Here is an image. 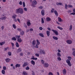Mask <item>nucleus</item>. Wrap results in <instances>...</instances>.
<instances>
[{
	"instance_id": "56",
	"label": "nucleus",
	"mask_w": 75,
	"mask_h": 75,
	"mask_svg": "<svg viewBox=\"0 0 75 75\" xmlns=\"http://www.w3.org/2000/svg\"><path fill=\"white\" fill-rule=\"evenodd\" d=\"M49 75H53V74H52V73L51 72H50L49 73Z\"/></svg>"
},
{
	"instance_id": "39",
	"label": "nucleus",
	"mask_w": 75,
	"mask_h": 75,
	"mask_svg": "<svg viewBox=\"0 0 75 75\" xmlns=\"http://www.w3.org/2000/svg\"><path fill=\"white\" fill-rule=\"evenodd\" d=\"M23 74L24 75H27V73H26L25 71H23Z\"/></svg>"
},
{
	"instance_id": "2",
	"label": "nucleus",
	"mask_w": 75,
	"mask_h": 75,
	"mask_svg": "<svg viewBox=\"0 0 75 75\" xmlns=\"http://www.w3.org/2000/svg\"><path fill=\"white\" fill-rule=\"evenodd\" d=\"M55 9L52 8V10H51V12L52 13H54L55 16H58V12H57V11L55 10Z\"/></svg>"
},
{
	"instance_id": "35",
	"label": "nucleus",
	"mask_w": 75,
	"mask_h": 75,
	"mask_svg": "<svg viewBox=\"0 0 75 75\" xmlns=\"http://www.w3.org/2000/svg\"><path fill=\"white\" fill-rule=\"evenodd\" d=\"M58 28H59V30H63V28L59 27L58 26L57 27Z\"/></svg>"
},
{
	"instance_id": "17",
	"label": "nucleus",
	"mask_w": 75,
	"mask_h": 75,
	"mask_svg": "<svg viewBox=\"0 0 75 75\" xmlns=\"http://www.w3.org/2000/svg\"><path fill=\"white\" fill-rule=\"evenodd\" d=\"M56 4L57 6H61L62 4L60 2H57Z\"/></svg>"
},
{
	"instance_id": "54",
	"label": "nucleus",
	"mask_w": 75,
	"mask_h": 75,
	"mask_svg": "<svg viewBox=\"0 0 75 75\" xmlns=\"http://www.w3.org/2000/svg\"><path fill=\"white\" fill-rule=\"evenodd\" d=\"M17 20L19 23H21V22H20V19H19V18H17Z\"/></svg>"
},
{
	"instance_id": "40",
	"label": "nucleus",
	"mask_w": 75,
	"mask_h": 75,
	"mask_svg": "<svg viewBox=\"0 0 75 75\" xmlns=\"http://www.w3.org/2000/svg\"><path fill=\"white\" fill-rule=\"evenodd\" d=\"M23 7H25V4L24 2H23Z\"/></svg>"
},
{
	"instance_id": "34",
	"label": "nucleus",
	"mask_w": 75,
	"mask_h": 75,
	"mask_svg": "<svg viewBox=\"0 0 75 75\" xmlns=\"http://www.w3.org/2000/svg\"><path fill=\"white\" fill-rule=\"evenodd\" d=\"M68 7L69 8H70V7L71 8H72L73 7V6H72L71 5H68Z\"/></svg>"
},
{
	"instance_id": "62",
	"label": "nucleus",
	"mask_w": 75,
	"mask_h": 75,
	"mask_svg": "<svg viewBox=\"0 0 75 75\" xmlns=\"http://www.w3.org/2000/svg\"><path fill=\"white\" fill-rule=\"evenodd\" d=\"M6 18V17H4L2 18V20H3V19L4 20H5V18Z\"/></svg>"
},
{
	"instance_id": "29",
	"label": "nucleus",
	"mask_w": 75,
	"mask_h": 75,
	"mask_svg": "<svg viewBox=\"0 0 75 75\" xmlns=\"http://www.w3.org/2000/svg\"><path fill=\"white\" fill-rule=\"evenodd\" d=\"M12 40H14V41H16V40H17V39H16L15 37H13L12 38Z\"/></svg>"
},
{
	"instance_id": "55",
	"label": "nucleus",
	"mask_w": 75,
	"mask_h": 75,
	"mask_svg": "<svg viewBox=\"0 0 75 75\" xmlns=\"http://www.w3.org/2000/svg\"><path fill=\"white\" fill-rule=\"evenodd\" d=\"M39 8H40V9H42L43 7L42 6H40V7H38Z\"/></svg>"
},
{
	"instance_id": "24",
	"label": "nucleus",
	"mask_w": 75,
	"mask_h": 75,
	"mask_svg": "<svg viewBox=\"0 0 75 75\" xmlns=\"http://www.w3.org/2000/svg\"><path fill=\"white\" fill-rule=\"evenodd\" d=\"M58 21L59 22H62V19H61V18H60L59 17H58Z\"/></svg>"
},
{
	"instance_id": "38",
	"label": "nucleus",
	"mask_w": 75,
	"mask_h": 75,
	"mask_svg": "<svg viewBox=\"0 0 75 75\" xmlns=\"http://www.w3.org/2000/svg\"><path fill=\"white\" fill-rule=\"evenodd\" d=\"M13 28L15 29H16V25H15V24H13Z\"/></svg>"
},
{
	"instance_id": "59",
	"label": "nucleus",
	"mask_w": 75,
	"mask_h": 75,
	"mask_svg": "<svg viewBox=\"0 0 75 75\" xmlns=\"http://www.w3.org/2000/svg\"><path fill=\"white\" fill-rule=\"evenodd\" d=\"M41 62L42 64H44V61L42 59L41 60Z\"/></svg>"
},
{
	"instance_id": "18",
	"label": "nucleus",
	"mask_w": 75,
	"mask_h": 75,
	"mask_svg": "<svg viewBox=\"0 0 75 75\" xmlns=\"http://www.w3.org/2000/svg\"><path fill=\"white\" fill-rule=\"evenodd\" d=\"M35 42H36V41L35 40H33V42H32L33 45L34 46V45H35Z\"/></svg>"
},
{
	"instance_id": "15",
	"label": "nucleus",
	"mask_w": 75,
	"mask_h": 75,
	"mask_svg": "<svg viewBox=\"0 0 75 75\" xmlns=\"http://www.w3.org/2000/svg\"><path fill=\"white\" fill-rule=\"evenodd\" d=\"M38 35L41 37H44V35L42 33H40L38 34Z\"/></svg>"
},
{
	"instance_id": "57",
	"label": "nucleus",
	"mask_w": 75,
	"mask_h": 75,
	"mask_svg": "<svg viewBox=\"0 0 75 75\" xmlns=\"http://www.w3.org/2000/svg\"><path fill=\"white\" fill-rule=\"evenodd\" d=\"M24 25V27H25L26 28H27V25H25V24Z\"/></svg>"
},
{
	"instance_id": "22",
	"label": "nucleus",
	"mask_w": 75,
	"mask_h": 75,
	"mask_svg": "<svg viewBox=\"0 0 75 75\" xmlns=\"http://www.w3.org/2000/svg\"><path fill=\"white\" fill-rule=\"evenodd\" d=\"M53 38L54 40H58V38L55 36L53 37Z\"/></svg>"
},
{
	"instance_id": "50",
	"label": "nucleus",
	"mask_w": 75,
	"mask_h": 75,
	"mask_svg": "<svg viewBox=\"0 0 75 75\" xmlns=\"http://www.w3.org/2000/svg\"><path fill=\"white\" fill-rule=\"evenodd\" d=\"M35 55L37 57H39L40 56V55H39V54L38 53H36L35 54Z\"/></svg>"
},
{
	"instance_id": "36",
	"label": "nucleus",
	"mask_w": 75,
	"mask_h": 75,
	"mask_svg": "<svg viewBox=\"0 0 75 75\" xmlns=\"http://www.w3.org/2000/svg\"><path fill=\"white\" fill-rule=\"evenodd\" d=\"M70 28H69V30H70V31H71L72 30V25H70Z\"/></svg>"
},
{
	"instance_id": "1",
	"label": "nucleus",
	"mask_w": 75,
	"mask_h": 75,
	"mask_svg": "<svg viewBox=\"0 0 75 75\" xmlns=\"http://www.w3.org/2000/svg\"><path fill=\"white\" fill-rule=\"evenodd\" d=\"M16 14H18L20 13L21 14H22L24 13L23 11V9L21 8H19L18 9H17L16 10Z\"/></svg>"
},
{
	"instance_id": "12",
	"label": "nucleus",
	"mask_w": 75,
	"mask_h": 75,
	"mask_svg": "<svg viewBox=\"0 0 75 75\" xmlns=\"http://www.w3.org/2000/svg\"><path fill=\"white\" fill-rule=\"evenodd\" d=\"M46 33H47V36L49 37V36H50V31L48 30H47L46 31Z\"/></svg>"
},
{
	"instance_id": "26",
	"label": "nucleus",
	"mask_w": 75,
	"mask_h": 75,
	"mask_svg": "<svg viewBox=\"0 0 75 75\" xmlns=\"http://www.w3.org/2000/svg\"><path fill=\"white\" fill-rule=\"evenodd\" d=\"M67 58L69 61H71V59H72V57L70 56L67 57Z\"/></svg>"
},
{
	"instance_id": "33",
	"label": "nucleus",
	"mask_w": 75,
	"mask_h": 75,
	"mask_svg": "<svg viewBox=\"0 0 75 75\" xmlns=\"http://www.w3.org/2000/svg\"><path fill=\"white\" fill-rule=\"evenodd\" d=\"M21 51H22V50H21V49L19 48V50H18L17 52H21Z\"/></svg>"
},
{
	"instance_id": "8",
	"label": "nucleus",
	"mask_w": 75,
	"mask_h": 75,
	"mask_svg": "<svg viewBox=\"0 0 75 75\" xmlns=\"http://www.w3.org/2000/svg\"><path fill=\"white\" fill-rule=\"evenodd\" d=\"M40 54H45V52L42 50H40Z\"/></svg>"
},
{
	"instance_id": "20",
	"label": "nucleus",
	"mask_w": 75,
	"mask_h": 75,
	"mask_svg": "<svg viewBox=\"0 0 75 75\" xmlns=\"http://www.w3.org/2000/svg\"><path fill=\"white\" fill-rule=\"evenodd\" d=\"M21 64H16L15 67L16 68H17V67H20Z\"/></svg>"
},
{
	"instance_id": "42",
	"label": "nucleus",
	"mask_w": 75,
	"mask_h": 75,
	"mask_svg": "<svg viewBox=\"0 0 75 75\" xmlns=\"http://www.w3.org/2000/svg\"><path fill=\"white\" fill-rule=\"evenodd\" d=\"M25 69L26 70H29V69H30V67H29L28 66H27L25 68Z\"/></svg>"
},
{
	"instance_id": "21",
	"label": "nucleus",
	"mask_w": 75,
	"mask_h": 75,
	"mask_svg": "<svg viewBox=\"0 0 75 75\" xmlns=\"http://www.w3.org/2000/svg\"><path fill=\"white\" fill-rule=\"evenodd\" d=\"M31 63L32 64V65H35V62H34L33 60H32L31 61Z\"/></svg>"
},
{
	"instance_id": "46",
	"label": "nucleus",
	"mask_w": 75,
	"mask_h": 75,
	"mask_svg": "<svg viewBox=\"0 0 75 75\" xmlns=\"http://www.w3.org/2000/svg\"><path fill=\"white\" fill-rule=\"evenodd\" d=\"M31 59H33V60H37L38 59L37 58H31Z\"/></svg>"
},
{
	"instance_id": "44",
	"label": "nucleus",
	"mask_w": 75,
	"mask_h": 75,
	"mask_svg": "<svg viewBox=\"0 0 75 75\" xmlns=\"http://www.w3.org/2000/svg\"><path fill=\"white\" fill-rule=\"evenodd\" d=\"M3 69H4V70L6 71V70L7 69V68H6V67L4 66L3 67Z\"/></svg>"
},
{
	"instance_id": "16",
	"label": "nucleus",
	"mask_w": 75,
	"mask_h": 75,
	"mask_svg": "<svg viewBox=\"0 0 75 75\" xmlns=\"http://www.w3.org/2000/svg\"><path fill=\"white\" fill-rule=\"evenodd\" d=\"M46 20L47 21H50L51 20V19L50 18L48 17L46 18Z\"/></svg>"
},
{
	"instance_id": "4",
	"label": "nucleus",
	"mask_w": 75,
	"mask_h": 75,
	"mask_svg": "<svg viewBox=\"0 0 75 75\" xmlns=\"http://www.w3.org/2000/svg\"><path fill=\"white\" fill-rule=\"evenodd\" d=\"M66 63L68 64V65L69 67H71V62L70 60H69V59H67L66 61Z\"/></svg>"
},
{
	"instance_id": "61",
	"label": "nucleus",
	"mask_w": 75,
	"mask_h": 75,
	"mask_svg": "<svg viewBox=\"0 0 75 75\" xmlns=\"http://www.w3.org/2000/svg\"><path fill=\"white\" fill-rule=\"evenodd\" d=\"M1 28L2 29V30H4V26H2L1 27Z\"/></svg>"
},
{
	"instance_id": "53",
	"label": "nucleus",
	"mask_w": 75,
	"mask_h": 75,
	"mask_svg": "<svg viewBox=\"0 0 75 75\" xmlns=\"http://www.w3.org/2000/svg\"><path fill=\"white\" fill-rule=\"evenodd\" d=\"M24 10L25 11H27V8H24Z\"/></svg>"
},
{
	"instance_id": "43",
	"label": "nucleus",
	"mask_w": 75,
	"mask_h": 75,
	"mask_svg": "<svg viewBox=\"0 0 75 75\" xmlns=\"http://www.w3.org/2000/svg\"><path fill=\"white\" fill-rule=\"evenodd\" d=\"M57 56L58 57H61V54H60V53L58 52L57 53Z\"/></svg>"
},
{
	"instance_id": "3",
	"label": "nucleus",
	"mask_w": 75,
	"mask_h": 75,
	"mask_svg": "<svg viewBox=\"0 0 75 75\" xmlns=\"http://www.w3.org/2000/svg\"><path fill=\"white\" fill-rule=\"evenodd\" d=\"M36 4H37V1H33L32 4L31 6H33V7H35V6H35V5H36Z\"/></svg>"
},
{
	"instance_id": "28",
	"label": "nucleus",
	"mask_w": 75,
	"mask_h": 75,
	"mask_svg": "<svg viewBox=\"0 0 75 75\" xmlns=\"http://www.w3.org/2000/svg\"><path fill=\"white\" fill-rule=\"evenodd\" d=\"M36 41L37 42V44H37L38 45H40V42H39V40H37Z\"/></svg>"
},
{
	"instance_id": "19",
	"label": "nucleus",
	"mask_w": 75,
	"mask_h": 75,
	"mask_svg": "<svg viewBox=\"0 0 75 75\" xmlns=\"http://www.w3.org/2000/svg\"><path fill=\"white\" fill-rule=\"evenodd\" d=\"M17 41L19 42H22V40L21 38H20L17 39Z\"/></svg>"
},
{
	"instance_id": "13",
	"label": "nucleus",
	"mask_w": 75,
	"mask_h": 75,
	"mask_svg": "<svg viewBox=\"0 0 75 75\" xmlns=\"http://www.w3.org/2000/svg\"><path fill=\"white\" fill-rule=\"evenodd\" d=\"M5 60L6 62H9L10 61L11 59L8 58H7V59H5Z\"/></svg>"
},
{
	"instance_id": "27",
	"label": "nucleus",
	"mask_w": 75,
	"mask_h": 75,
	"mask_svg": "<svg viewBox=\"0 0 75 75\" xmlns=\"http://www.w3.org/2000/svg\"><path fill=\"white\" fill-rule=\"evenodd\" d=\"M41 23L42 24H44V20L43 18H41Z\"/></svg>"
},
{
	"instance_id": "6",
	"label": "nucleus",
	"mask_w": 75,
	"mask_h": 75,
	"mask_svg": "<svg viewBox=\"0 0 75 75\" xmlns=\"http://www.w3.org/2000/svg\"><path fill=\"white\" fill-rule=\"evenodd\" d=\"M67 44H71L72 42L71 40H67Z\"/></svg>"
},
{
	"instance_id": "41",
	"label": "nucleus",
	"mask_w": 75,
	"mask_h": 75,
	"mask_svg": "<svg viewBox=\"0 0 75 75\" xmlns=\"http://www.w3.org/2000/svg\"><path fill=\"white\" fill-rule=\"evenodd\" d=\"M65 9H67H67H68V8H67L68 7V5H67V4H66L65 5Z\"/></svg>"
},
{
	"instance_id": "64",
	"label": "nucleus",
	"mask_w": 75,
	"mask_h": 75,
	"mask_svg": "<svg viewBox=\"0 0 75 75\" xmlns=\"http://www.w3.org/2000/svg\"><path fill=\"white\" fill-rule=\"evenodd\" d=\"M39 30H42V27H40L39 28Z\"/></svg>"
},
{
	"instance_id": "58",
	"label": "nucleus",
	"mask_w": 75,
	"mask_h": 75,
	"mask_svg": "<svg viewBox=\"0 0 75 75\" xmlns=\"http://www.w3.org/2000/svg\"><path fill=\"white\" fill-rule=\"evenodd\" d=\"M19 4L20 5H21H21H22V1H20L19 2Z\"/></svg>"
},
{
	"instance_id": "63",
	"label": "nucleus",
	"mask_w": 75,
	"mask_h": 75,
	"mask_svg": "<svg viewBox=\"0 0 75 75\" xmlns=\"http://www.w3.org/2000/svg\"><path fill=\"white\" fill-rule=\"evenodd\" d=\"M30 31H33V29L31 28L30 29Z\"/></svg>"
},
{
	"instance_id": "37",
	"label": "nucleus",
	"mask_w": 75,
	"mask_h": 75,
	"mask_svg": "<svg viewBox=\"0 0 75 75\" xmlns=\"http://www.w3.org/2000/svg\"><path fill=\"white\" fill-rule=\"evenodd\" d=\"M8 55H9V56H11V52H9L8 53Z\"/></svg>"
},
{
	"instance_id": "5",
	"label": "nucleus",
	"mask_w": 75,
	"mask_h": 75,
	"mask_svg": "<svg viewBox=\"0 0 75 75\" xmlns=\"http://www.w3.org/2000/svg\"><path fill=\"white\" fill-rule=\"evenodd\" d=\"M52 31H53L54 33H55V34L56 35H58V32L57 31V30H54V29H52Z\"/></svg>"
},
{
	"instance_id": "47",
	"label": "nucleus",
	"mask_w": 75,
	"mask_h": 75,
	"mask_svg": "<svg viewBox=\"0 0 75 75\" xmlns=\"http://www.w3.org/2000/svg\"><path fill=\"white\" fill-rule=\"evenodd\" d=\"M13 21H14L15 22H17V19H16V18H13Z\"/></svg>"
},
{
	"instance_id": "48",
	"label": "nucleus",
	"mask_w": 75,
	"mask_h": 75,
	"mask_svg": "<svg viewBox=\"0 0 75 75\" xmlns=\"http://www.w3.org/2000/svg\"><path fill=\"white\" fill-rule=\"evenodd\" d=\"M72 53L73 56H74V57H75V51L73 52Z\"/></svg>"
},
{
	"instance_id": "49",
	"label": "nucleus",
	"mask_w": 75,
	"mask_h": 75,
	"mask_svg": "<svg viewBox=\"0 0 75 75\" xmlns=\"http://www.w3.org/2000/svg\"><path fill=\"white\" fill-rule=\"evenodd\" d=\"M16 38H17L18 39L20 37V36H18V35H16Z\"/></svg>"
},
{
	"instance_id": "9",
	"label": "nucleus",
	"mask_w": 75,
	"mask_h": 75,
	"mask_svg": "<svg viewBox=\"0 0 75 75\" xmlns=\"http://www.w3.org/2000/svg\"><path fill=\"white\" fill-rule=\"evenodd\" d=\"M41 14L43 16H44L45 15V11L44 10H42L41 11Z\"/></svg>"
},
{
	"instance_id": "30",
	"label": "nucleus",
	"mask_w": 75,
	"mask_h": 75,
	"mask_svg": "<svg viewBox=\"0 0 75 75\" xmlns=\"http://www.w3.org/2000/svg\"><path fill=\"white\" fill-rule=\"evenodd\" d=\"M1 72L2 74L4 75L5 74V71L4 70H2Z\"/></svg>"
},
{
	"instance_id": "60",
	"label": "nucleus",
	"mask_w": 75,
	"mask_h": 75,
	"mask_svg": "<svg viewBox=\"0 0 75 75\" xmlns=\"http://www.w3.org/2000/svg\"><path fill=\"white\" fill-rule=\"evenodd\" d=\"M11 44L12 46V47H14V43H13V42H11Z\"/></svg>"
},
{
	"instance_id": "32",
	"label": "nucleus",
	"mask_w": 75,
	"mask_h": 75,
	"mask_svg": "<svg viewBox=\"0 0 75 75\" xmlns=\"http://www.w3.org/2000/svg\"><path fill=\"white\" fill-rule=\"evenodd\" d=\"M21 35H24V32L23 31L21 32Z\"/></svg>"
},
{
	"instance_id": "11",
	"label": "nucleus",
	"mask_w": 75,
	"mask_h": 75,
	"mask_svg": "<svg viewBox=\"0 0 75 75\" xmlns=\"http://www.w3.org/2000/svg\"><path fill=\"white\" fill-rule=\"evenodd\" d=\"M63 73L64 75H65V74H66V73H67V71L65 69H64L63 70Z\"/></svg>"
},
{
	"instance_id": "45",
	"label": "nucleus",
	"mask_w": 75,
	"mask_h": 75,
	"mask_svg": "<svg viewBox=\"0 0 75 75\" xmlns=\"http://www.w3.org/2000/svg\"><path fill=\"white\" fill-rule=\"evenodd\" d=\"M32 75H35V72L34 71H32Z\"/></svg>"
},
{
	"instance_id": "23",
	"label": "nucleus",
	"mask_w": 75,
	"mask_h": 75,
	"mask_svg": "<svg viewBox=\"0 0 75 75\" xmlns=\"http://www.w3.org/2000/svg\"><path fill=\"white\" fill-rule=\"evenodd\" d=\"M27 25L28 26V27H29V26H30V25H31V23L30 22H27Z\"/></svg>"
},
{
	"instance_id": "51",
	"label": "nucleus",
	"mask_w": 75,
	"mask_h": 75,
	"mask_svg": "<svg viewBox=\"0 0 75 75\" xmlns=\"http://www.w3.org/2000/svg\"><path fill=\"white\" fill-rule=\"evenodd\" d=\"M38 45L36 44V46H35V47L36 48H38Z\"/></svg>"
},
{
	"instance_id": "31",
	"label": "nucleus",
	"mask_w": 75,
	"mask_h": 75,
	"mask_svg": "<svg viewBox=\"0 0 75 75\" xmlns=\"http://www.w3.org/2000/svg\"><path fill=\"white\" fill-rule=\"evenodd\" d=\"M16 46L17 47H19V44H18V42H17L16 43Z\"/></svg>"
},
{
	"instance_id": "10",
	"label": "nucleus",
	"mask_w": 75,
	"mask_h": 75,
	"mask_svg": "<svg viewBox=\"0 0 75 75\" xmlns=\"http://www.w3.org/2000/svg\"><path fill=\"white\" fill-rule=\"evenodd\" d=\"M27 65H28V64H27V63L25 62L24 63V64L23 65V68L25 67V66H27Z\"/></svg>"
},
{
	"instance_id": "25",
	"label": "nucleus",
	"mask_w": 75,
	"mask_h": 75,
	"mask_svg": "<svg viewBox=\"0 0 75 75\" xmlns=\"http://www.w3.org/2000/svg\"><path fill=\"white\" fill-rule=\"evenodd\" d=\"M6 42L5 41L2 42H0V44L1 45H4V44Z\"/></svg>"
},
{
	"instance_id": "52",
	"label": "nucleus",
	"mask_w": 75,
	"mask_h": 75,
	"mask_svg": "<svg viewBox=\"0 0 75 75\" xmlns=\"http://www.w3.org/2000/svg\"><path fill=\"white\" fill-rule=\"evenodd\" d=\"M57 59L58 60H59V61H61V58H60V57H57Z\"/></svg>"
},
{
	"instance_id": "7",
	"label": "nucleus",
	"mask_w": 75,
	"mask_h": 75,
	"mask_svg": "<svg viewBox=\"0 0 75 75\" xmlns=\"http://www.w3.org/2000/svg\"><path fill=\"white\" fill-rule=\"evenodd\" d=\"M44 66L45 68H48L49 65H48V64L47 63H45L44 64Z\"/></svg>"
},
{
	"instance_id": "14",
	"label": "nucleus",
	"mask_w": 75,
	"mask_h": 75,
	"mask_svg": "<svg viewBox=\"0 0 75 75\" xmlns=\"http://www.w3.org/2000/svg\"><path fill=\"white\" fill-rule=\"evenodd\" d=\"M17 17V15L16 14H14L12 16V18H15Z\"/></svg>"
}]
</instances>
